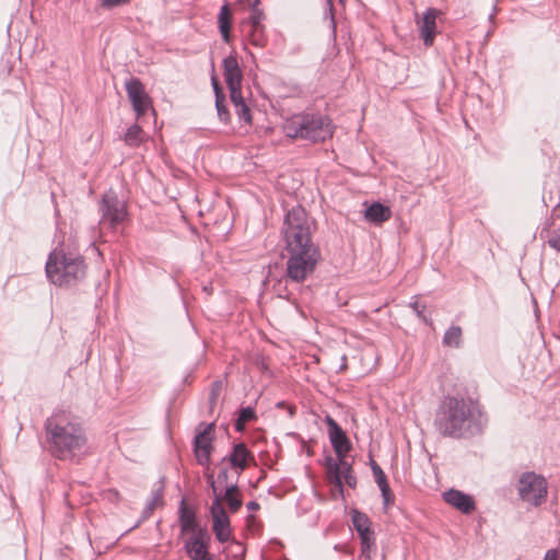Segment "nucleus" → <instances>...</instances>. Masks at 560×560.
<instances>
[{"label": "nucleus", "mask_w": 560, "mask_h": 560, "mask_svg": "<svg viewBox=\"0 0 560 560\" xmlns=\"http://www.w3.org/2000/svg\"><path fill=\"white\" fill-rule=\"evenodd\" d=\"M314 222L302 206L290 209L283 220L282 235L287 252L285 283L301 284L316 270L322 259L319 247L313 242Z\"/></svg>", "instance_id": "nucleus-1"}, {"label": "nucleus", "mask_w": 560, "mask_h": 560, "mask_svg": "<svg viewBox=\"0 0 560 560\" xmlns=\"http://www.w3.org/2000/svg\"><path fill=\"white\" fill-rule=\"evenodd\" d=\"M487 424L480 405L471 398L445 396L439 404L433 425L444 438L470 439L480 434Z\"/></svg>", "instance_id": "nucleus-2"}, {"label": "nucleus", "mask_w": 560, "mask_h": 560, "mask_svg": "<svg viewBox=\"0 0 560 560\" xmlns=\"http://www.w3.org/2000/svg\"><path fill=\"white\" fill-rule=\"evenodd\" d=\"M48 452L57 459L72 460L81 454L88 439L82 424L74 416L58 410L48 417L44 424Z\"/></svg>", "instance_id": "nucleus-3"}, {"label": "nucleus", "mask_w": 560, "mask_h": 560, "mask_svg": "<svg viewBox=\"0 0 560 560\" xmlns=\"http://www.w3.org/2000/svg\"><path fill=\"white\" fill-rule=\"evenodd\" d=\"M45 271L52 284L70 288L84 279L86 265L82 256L55 248L48 255Z\"/></svg>", "instance_id": "nucleus-4"}, {"label": "nucleus", "mask_w": 560, "mask_h": 560, "mask_svg": "<svg viewBox=\"0 0 560 560\" xmlns=\"http://www.w3.org/2000/svg\"><path fill=\"white\" fill-rule=\"evenodd\" d=\"M283 130L290 138L306 139L313 142L325 141L332 136L330 119L322 114L293 115L284 121Z\"/></svg>", "instance_id": "nucleus-5"}, {"label": "nucleus", "mask_w": 560, "mask_h": 560, "mask_svg": "<svg viewBox=\"0 0 560 560\" xmlns=\"http://www.w3.org/2000/svg\"><path fill=\"white\" fill-rule=\"evenodd\" d=\"M98 211L101 213L100 224L112 231H117L128 215L126 202L113 189L103 195Z\"/></svg>", "instance_id": "nucleus-6"}, {"label": "nucleus", "mask_w": 560, "mask_h": 560, "mask_svg": "<svg viewBox=\"0 0 560 560\" xmlns=\"http://www.w3.org/2000/svg\"><path fill=\"white\" fill-rule=\"evenodd\" d=\"M517 492L522 501L535 508L540 506L547 498V481L534 471L523 472L518 479Z\"/></svg>", "instance_id": "nucleus-7"}, {"label": "nucleus", "mask_w": 560, "mask_h": 560, "mask_svg": "<svg viewBox=\"0 0 560 560\" xmlns=\"http://www.w3.org/2000/svg\"><path fill=\"white\" fill-rule=\"evenodd\" d=\"M213 431L214 423L201 422L196 429V434L192 441V450L196 460L207 469L210 467V457L213 450Z\"/></svg>", "instance_id": "nucleus-8"}, {"label": "nucleus", "mask_w": 560, "mask_h": 560, "mask_svg": "<svg viewBox=\"0 0 560 560\" xmlns=\"http://www.w3.org/2000/svg\"><path fill=\"white\" fill-rule=\"evenodd\" d=\"M128 98L132 105V108L137 117H141L147 114L148 110L152 109V100L144 90V85L138 78H130L125 84Z\"/></svg>", "instance_id": "nucleus-9"}, {"label": "nucleus", "mask_w": 560, "mask_h": 560, "mask_svg": "<svg viewBox=\"0 0 560 560\" xmlns=\"http://www.w3.org/2000/svg\"><path fill=\"white\" fill-rule=\"evenodd\" d=\"M210 514L213 522L212 529L218 541L222 544L229 541L232 535L231 523L222 505L221 494H215L210 506Z\"/></svg>", "instance_id": "nucleus-10"}, {"label": "nucleus", "mask_w": 560, "mask_h": 560, "mask_svg": "<svg viewBox=\"0 0 560 560\" xmlns=\"http://www.w3.org/2000/svg\"><path fill=\"white\" fill-rule=\"evenodd\" d=\"M441 14V11L435 8H428L423 15L420 18L416 13V24L418 26L419 35L427 47H430L434 43L436 31V19Z\"/></svg>", "instance_id": "nucleus-11"}, {"label": "nucleus", "mask_w": 560, "mask_h": 560, "mask_svg": "<svg viewBox=\"0 0 560 560\" xmlns=\"http://www.w3.org/2000/svg\"><path fill=\"white\" fill-rule=\"evenodd\" d=\"M211 536L208 530H199L184 542V549L190 560H205L212 558L209 552Z\"/></svg>", "instance_id": "nucleus-12"}, {"label": "nucleus", "mask_w": 560, "mask_h": 560, "mask_svg": "<svg viewBox=\"0 0 560 560\" xmlns=\"http://www.w3.org/2000/svg\"><path fill=\"white\" fill-rule=\"evenodd\" d=\"M324 466L328 481L342 491V477L352 472V464L347 460L346 455H342L337 457V459H334L331 456L326 457Z\"/></svg>", "instance_id": "nucleus-13"}, {"label": "nucleus", "mask_w": 560, "mask_h": 560, "mask_svg": "<svg viewBox=\"0 0 560 560\" xmlns=\"http://www.w3.org/2000/svg\"><path fill=\"white\" fill-rule=\"evenodd\" d=\"M325 423L327 425L331 446L337 457L346 455L352 446L345 430L330 416H326Z\"/></svg>", "instance_id": "nucleus-14"}, {"label": "nucleus", "mask_w": 560, "mask_h": 560, "mask_svg": "<svg viewBox=\"0 0 560 560\" xmlns=\"http://www.w3.org/2000/svg\"><path fill=\"white\" fill-rule=\"evenodd\" d=\"M224 79L230 91V98H234L241 91L243 73L235 56L230 55L223 59Z\"/></svg>", "instance_id": "nucleus-15"}, {"label": "nucleus", "mask_w": 560, "mask_h": 560, "mask_svg": "<svg viewBox=\"0 0 560 560\" xmlns=\"http://www.w3.org/2000/svg\"><path fill=\"white\" fill-rule=\"evenodd\" d=\"M444 501L460 511L464 514H470L476 509L475 500L471 495L457 489H450L443 493Z\"/></svg>", "instance_id": "nucleus-16"}, {"label": "nucleus", "mask_w": 560, "mask_h": 560, "mask_svg": "<svg viewBox=\"0 0 560 560\" xmlns=\"http://www.w3.org/2000/svg\"><path fill=\"white\" fill-rule=\"evenodd\" d=\"M253 458L250 451L244 443H236L232 447L230 455L224 456L221 463L229 462L231 466L238 470V474L247 467V462Z\"/></svg>", "instance_id": "nucleus-17"}, {"label": "nucleus", "mask_w": 560, "mask_h": 560, "mask_svg": "<svg viewBox=\"0 0 560 560\" xmlns=\"http://www.w3.org/2000/svg\"><path fill=\"white\" fill-rule=\"evenodd\" d=\"M179 524L182 533L198 535L199 530H208L206 527H201L198 524L195 512L186 506L185 500L180 502Z\"/></svg>", "instance_id": "nucleus-18"}, {"label": "nucleus", "mask_w": 560, "mask_h": 560, "mask_svg": "<svg viewBox=\"0 0 560 560\" xmlns=\"http://www.w3.org/2000/svg\"><path fill=\"white\" fill-rule=\"evenodd\" d=\"M351 521L353 528L357 530L360 539L374 537L372 522L365 513L353 510L351 512Z\"/></svg>", "instance_id": "nucleus-19"}, {"label": "nucleus", "mask_w": 560, "mask_h": 560, "mask_svg": "<svg viewBox=\"0 0 560 560\" xmlns=\"http://www.w3.org/2000/svg\"><path fill=\"white\" fill-rule=\"evenodd\" d=\"M164 480L165 478L162 477L160 480L154 485V488L151 492V498L147 502V505L142 512V518L147 520L151 516L153 511L156 506L163 505V495H164Z\"/></svg>", "instance_id": "nucleus-20"}, {"label": "nucleus", "mask_w": 560, "mask_h": 560, "mask_svg": "<svg viewBox=\"0 0 560 560\" xmlns=\"http://www.w3.org/2000/svg\"><path fill=\"white\" fill-rule=\"evenodd\" d=\"M389 218L390 209L381 202H374L365 210V219L374 224L383 223Z\"/></svg>", "instance_id": "nucleus-21"}, {"label": "nucleus", "mask_w": 560, "mask_h": 560, "mask_svg": "<svg viewBox=\"0 0 560 560\" xmlns=\"http://www.w3.org/2000/svg\"><path fill=\"white\" fill-rule=\"evenodd\" d=\"M248 31L246 36L248 37L252 45L256 47H264L267 43L266 30L264 24L258 25H244Z\"/></svg>", "instance_id": "nucleus-22"}, {"label": "nucleus", "mask_w": 560, "mask_h": 560, "mask_svg": "<svg viewBox=\"0 0 560 560\" xmlns=\"http://www.w3.org/2000/svg\"><path fill=\"white\" fill-rule=\"evenodd\" d=\"M222 500H224L229 506V510L232 513H235L243 504L242 499L238 495V487L236 483H231L226 486L225 492L222 495Z\"/></svg>", "instance_id": "nucleus-23"}, {"label": "nucleus", "mask_w": 560, "mask_h": 560, "mask_svg": "<svg viewBox=\"0 0 560 560\" xmlns=\"http://www.w3.org/2000/svg\"><path fill=\"white\" fill-rule=\"evenodd\" d=\"M207 482L209 487L212 489L214 495L218 493V487L219 486H229V469L226 467H222L219 470L217 479H214L213 472L210 471V469H207V472L205 474Z\"/></svg>", "instance_id": "nucleus-24"}, {"label": "nucleus", "mask_w": 560, "mask_h": 560, "mask_svg": "<svg viewBox=\"0 0 560 560\" xmlns=\"http://www.w3.org/2000/svg\"><path fill=\"white\" fill-rule=\"evenodd\" d=\"M231 102L234 105L235 114L240 118V120H243L246 124L252 122V115L250 109L247 106L244 97L242 96V92L237 93L234 98H231Z\"/></svg>", "instance_id": "nucleus-25"}, {"label": "nucleus", "mask_w": 560, "mask_h": 560, "mask_svg": "<svg viewBox=\"0 0 560 560\" xmlns=\"http://www.w3.org/2000/svg\"><path fill=\"white\" fill-rule=\"evenodd\" d=\"M219 30L222 35V38L225 43L230 40V30H231V20H230V10L228 4H224L218 16Z\"/></svg>", "instance_id": "nucleus-26"}, {"label": "nucleus", "mask_w": 560, "mask_h": 560, "mask_svg": "<svg viewBox=\"0 0 560 560\" xmlns=\"http://www.w3.org/2000/svg\"><path fill=\"white\" fill-rule=\"evenodd\" d=\"M256 419L255 409L250 406L243 407L238 410L237 418L235 420L234 427L237 432H242L245 429V425Z\"/></svg>", "instance_id": "nucleus-27"}, {"label": "nucleus", "mask_w": 560, "mask_h": 560, "mask_svg": "<svg viewBox=\"0 0 560 560\" xmlns=\"http://www.w3.org/2000/svg\"><path fill=\"white\" fill-rule=\"evenodd\" d=\"M144 139V131L139 125L130 126L124 136V141L129 147H139Z\"/></svg>", "instance_id": "nucleus-28"}, {"label": "nucleus", "mask_w": 560, "mask_h": 560, "mask_svg": "<svg viewBox=\"0 0 560 560\" xmlns=\"http://www.w3.org/2000/svg\"><path fill=\"white\" fill-rule=\"evenodd\" d=\"M443 346L458 348L462 343V328L451 326L443 336Z\"/></svg>", "instance_id": "nucleus-29"}, {"label": "nucleus", "mask_w": 560, "mask_h": 560, "mask_svg": "<svg viewBox=\"0 0 560 560\" xmlns=\"http://www.w3.org/2000/svg\"><path fill=\"white\" fill-rule=\"evenodd\" d=\"M540 238L545 240L549 247L560 252V225L553 230H542Z\"/></svg>", "instance_id": "nucleus-30"}, {"label": "nucleus", "mask_w": 560, "mask_h": 560, "mask_svg": "<svg viewBox=\"0 0 560 560\" xmlns=\"http://www.w3.org/2000/svg\"><path fill=\"white\" fill-rule=\"evenodd\" d=\"M361 541V555L359 560H372L375 551V537L363 538Z\"/></svg>", "instance_id": "nucleus-31"}, {"label": "nucleus", "mask_w": 560, "mask_h": 560, "mask_svg": "<svg viewBox=\"0 0 560 560\" xmlns=\"http://www.w3.org/2000/svg\"><path fill=\"white\" fill-rule=\"evenodd\" d=\"M377 486L382 493L384 506L387 508L389 504H392L394 502V495L389 488L387 477L384 479L381 478V480L377 482Z\"/></svg>", "instance_id": "nucleus-32"}, {"label": "nucleus", "mask_w": 560, "mask_h": 560, "mask_svg": "<svg viewBox=\"0 0 560 560\" xmlns=\"http://www.w3.org/2000/svg\"><path fill=\"white\" fill-rule=\"evenodd\" d=\"M377 486L382 493L384 506L387 508L389 504H392L394 502V495L389 488L387 477L384 479L381 478V480L377 482Z\"/></svg>", "instance_id": "nucleus-33"}, {"label": "nucleus", "mask_w": 560, "mask_h": 560, "mask_svg": "<svg viewBox=\"0 0 560 560\" xmlns=\"http://www.w3.org/2000/svg\"><path fill=\"white\" fill-rule=\"evenodd\" d=\"M224 100H225L224 93H219L217 91L215 108L218 112V116L221 121L226 122L230 119V113H229L226 106L224 105Z\"/></svg>", "instance_id": "nucleus-34"}, {"label": "nucleus", "mask_w": 560, "mask_h": 560, "mask_svg": "<svg viewBox=\"0 0 560 560\" xmlns=\"http://www.w3.org/2000/svg\"><path fill=\"white\" fill-rule=\"evenodd\" d=\"M250 14L247 21L244 22V25H258L262 24V20L265 19V13L260 7H249Z\"/></svg>", "instance_id": "nucleus-35"}, {"label": "nucleus", "mask_w": 560, "mask_h": 560, "mask_svg": "<svg viewBox=\"0 0 560 560\" xmlns=\"http://www.w3.org/2000/svg\"><path fill=\"white\" fill-rule=\"evenodd\" d=\"M409 306L412 308V311L415 312V314L417 315V317L419 319H421L422 322H424L425 324H429L430 319L429 317L425 315V310H427V306L424 304H421L419 303L417 300L411 302L409 304Z\"/></svg>", "instance_id": "nucleus-36"}, {"label": "nucleus", "mask_w": 560, "mask_h": 560, "mask_svg": "<svg viewBox=\"0 0 560 560\" xmlns=\"http://www.w3.org/2000/svg\"><path fill=\"white\" fill-rule=\"evenodd\" d=\"M223 382L222 381H214L211 384V389L209 394V404L212 407L217 399L219 398L221 390H222Z\"/></svg>", "instance_id": "nucleus-37"}, {"label": "nucleus", "mask_w": 560, "mask_h": 560, "mask_svg": "<svg viewBox=\"0 0 560 560\" xmlns=\"http://www.w3.org/2000/svg\"><path fill=\"white\" fill-rule=\"evenodd\" d=\"M131 0H102V7L113 9L128 4Z\"/></svg>", "instance_id": "nucleus-38"}, {"label": "nucleus", "mask_w": 560, "mask_h": 560, "mask_svg": "<svg viewBox=\"0 0 560 560\" xmlns=\"http://www.w3.org/2000/svg\"><path fill=\"white\" fill-rule=\"evenodd\" d=\"M371 469L374 475L376 483L381 480V478H386V475L383 471V469L374 460H372Z\"/></svg>", "instance_id": "nucleus-39"}, {"label": "nucleus", "mask_w": 560, "mask_h": 560, "mask_svg": "<svg viewBox=\"0 0 560 560\" xmlns=\"http://www.w3.org/2000/svg\"><path fill=\"white\" fill-rule=\"evenodd\" d=\"M276 407L278 409H285L290 416V418L294 417L295 412H296V408L292 405H288L285 401H278L276 404Z\"/></svg>", "instance_id": "nucleus-40"}, {"label": "nucleus", "mask_w": 560, "mask_h": 560, "mask_svg": "<svg viewBox=\"0 0 560 560\" xmlns=\"http://www.w3.org/2000/svg\"><path fill=\"white\" fill-rule=\"evenodd\" d=\"M542 560H560V555H559L558 549L547 550Z\"/></svg>", "instance_id": "nucleus-41"}, {"label": "nucleus", "mask_w": 560, "mask_h": 560, "mask_svg": "<svg viewBox=\"0 0 560 560\" xmlns=\"http://www.w3.org/2000/svg\"><path fill=\"white\" fill-rule=\"evenodd\" d=\"M342 478L350 488H354L357 486V478L353 475V471L351 474L345 475Z\"/></svg>", "instance_id": "nucleus-42"}, {"label": "nucleus", "mask_w": 560, "mask_h": 560, "mask_svg": "<svg viewBox=\"0 0 560 560\" xmlns=\"http://www.w3.org/2000/svg\"><path fill=\"white\" fill-rule=\"evenodd\" d=\"M211 82H212V85H213V90H214V94L217 95V91L219 93H223L222 89L220 88L218 81L215 80L214 77L211 78Z\"/></svg>", "instance_id": "nucleus-43"}, {"label": "nucleus", "mask_w": 560, "mask_h": 560, "mask_svg": "<svg viewBox=\"0 0 560 560\" xmlns=\"http://www.w3.org/2000/svg\"><path fill=\"white\" fill-rule=\"evenodd\" d=\"M246 508L249 510V511H256L259 509V504L256 502V501H250L246 504Z\"/></svg>", "instance_id": "nucleus-44"}, {"label": "nucleus", "mask_w": 560, "mask_h": 560, "mask_svg": "<svg viewBox=\"0 0 560 560\" xmlns=\"http://www.w3.org/2000/svg\"><path fill=\"white\" fill-rule=\"evenodd\" d=\"M260 5V0H253L252 3L249 4V7H259Z\"/></svg>", "instance_id": "nucleus-45"}, {"label": "nucleus", "mask_w": 560, "mask_h": 560, "mask_svg": "<svg viewBox=\"0 0 560 560\" xmlns=\"http://www.w3.org/2000/svg\"><path fill=\"white\" fill-rule=\"evenodd\" d=\"M205 560H214V559H213V557H212V558H207V559H205Z\"/></svg>", "instance_id": "nucleus-46"}, {"label": "nucleus", "mask_w": 560, "mask_h": 560, "mask_svg": "<svg viewBox=\"0 0 560 560\" xmlns=\"http://www.w3.org/2000/svg\"><path fill=\"white\" fill-rule=\"evenodd\" d=\"M341 3H345L347 0H339Z\"/></svg>", "instance_id": "nucleus-47"}]
</instances>
